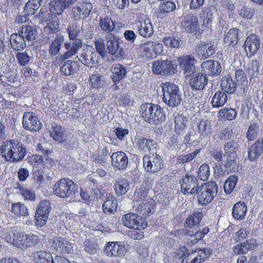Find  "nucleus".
Masks as SVG:
<instances>
[{"label": "nucleus", "mask_w": 263, "mask_h": 263, "mask_svg": "<svg viewBox=\"0 0 263 263\" xmlns=\"http://www.w3.org/2000/svg\"><path fill=\"white\" fill-rule=\"evenodd\" d=\"M26 148L21 142L15 143L14 140L6 141L0 146V153L6 160L17 162L22 160L26 154Z\"/></svg>", "instance_id": "f257e3e1"}, {"label": "nucleus", "mask_w": 263, "mask_h": 263, "mask_svg": "<svg viewBox=\"0 0 263 263\" xmlns=\"http://www.w3.org/2000/svg\"><path fill=\"white\" fill-rule=\"evenodd\" d=\"M218 191V185L216 182L215 181H210L199 186L195 194L198 203L205 206L211 202L216 197Z\"/></svg>", "instance_id": "f03ea898"}, {"label": "nucleus", "mask_w": 263, "mask_h": 263, "mask_svg": "<svg viewBox=\"0 0 263 263\" xmlns=\"http://www.w3.org/2000/svg\"><path fill=\"white\" fill-rule=\"evenodd\" d=\"M73 3V0H51L49 3V10L52 13V19H55V20L49 21L47 29H49L52 32H54L59 28L60 24L56 15H61L64 10L67 9Z\"/></svg>", "instance_id": "7ed1b4c3"}, {"label": "nucleus", "mask_w": 263, "mask_h": 263, "mask_svg": "<svg viewBox=\"0 0 263 263\" xmlns=\"http://www.w3.org/2000/svg\"><path fill=\"white\" fill-rule=\"evenodd\" d=\"M55 195L60 198L74 199L79 195L78 188L74 182L68 179L62 178L53 187Z\"/></svg>", "instance_id": "20e7f679"}, {"label": "nucleus", "mask_w": 263, "mask_h": 263, "mask_svg": "<svg viewBox=\"0 0 263 263\" xmlns=\"http://www.w3.org/2000/svg\"><path fill=\"white\" fill-rule=\"evenodd\" d=\"M161 87L163 101L170 107H177L181 101V95L178 87L170 82L162 83Z\"/></svg>", "instance_id": "39448f33"}, {"label": "nucleus", "mask_w": 263, "mask_h": 263, "mask_svg": "<svg viewBox=\"0 0 263 263\" xmlns=\"http://www.w3.org/2000/svg\"><path fill=\"white\" fill-rule=\"evenodd\" d=\"M137 51L140 57L147 60H151L163 53V46L161 43L147 41L141 44L137 49Z\"/></svg>", "instance_id": "423d86ee"}, {"label": "nucleus", "mask_w": 263, "mask_h": 263, "mask_svg": "<svg viewBox=\"0 0 263 263\" xmlns=\"http://www.w3.org/2000/svg\"><path fill=\"white\" fill-rule=\"evenodd\" d=\"M152 72L156 75L163 77L170 76L174 74L177 71V65L172 61L156 60L152 63Z\"/></svg>", "instance_id": "0eeeda50"}, {"label": "nucleus", "mask_w": 263, "mask_h": 263, "mask_svg": "<svg viewBox=\"0 0 263 263\" xmlns=\"http://www.w3.org/2000/svg\"><path fill=\"white\" fill-rule=\"evenodd\" d=\"M211 250L206 248L196 249L186 255L182 259V263H203L211 256Z\"/></svg>", "instance_id": "6e6552de"}, {"label": "nucleus", "mask_w": 263, "mask_h": 263, "mask_svg": "<svg viewBox=\"0 0 263 263\" xmlns=\"http://www.w3.org/2000/svg\"><path fill=\"white\" fill-rule=\"evenodd\" d=\"M181 192L185 195H194L199 186L196 177L186 174L180 181Z\"/></svg>", "instance_id": "1a4fd4ad"}, {"label": "nucleus", "mask_w": 263, "mask_h": 263, "mask_svg": "<svg viewBox=\"0 0 263 263\" xmlns=\"http://www.w3.org/2000/svg\"><path fill=\"white\" fill-rule=\"evenodd\" d=\"M223 149V162H226V164H235L237 152L239 149L238 143L234 140H230L224 144Z\"/></svg>", "instance_id": "9d476101"}, {"label": "nucleus", "mask_w": 263, "mask_h": 263, "mask_svg": "<svg viewBox=\"0 0 263 263\" xmlns=\"http://www.w3.org/2000/svg\"><path fill=\"white\" fill-rule=\"evenodd\" d=\"M50 209L49 201L42 200L40 201L34 216L35 223L37 225L42 227L46 223Z\"/></svg>", "instance_id": "9b49d317"}, {"label": "nucleus", "mask_w": 263, "mask_h": 263, "mask_svg": "<svg viewBox=\"0 0 263 263\" xmlns=\"http://www.w3.org/2000/svg\"><path fill=\"white\" fill-rule=\"evenodd\" d=\"M181 26L186 33H196L199 27L197 16L191 13L185 15L182 18Z\"/></svg>", "instance_id": "f8f14e48"}, {"label": "nucleus", "mask_w": 263, "mask_h": 263, "mask_svg": "<svg viewBox=\"0 0 263 263\" xmlns=\"http://www.w3.org/2000/svg\"><path fill=\"white\" fill-rule=\"evenodd\" d=\"M83 46L82 40H69L64 44V47L67 50L59 58V62H63L74 55Z\"/></svg>", "instance_id": "ddd939ff"}, {"label": "nucleus", "mask_w": 263, "mask_h": 263, "mask_svg": "<svg viewBox=\"0 0 263 263\" xmlns=\"http://www.w3.org/2000/svg\"><path fill=\"white\" fill-rule=\"evenodd\" d=\"M23 126L26 129L37 132L41 129L42 124L38 118L32 112H26L23 117Z\"/></svg>", "instance_id": "4468645a"}, {"label": "nucleus", "mask_w": 263, "mask_h": 263, "mask_svg": "<svg viewBox=\"0 0 263 263\" xmlns=\"http://www.w3.org/2000/svg\"><path fill=\"white\" fill-rule=\"evenodd\" d=\"M92 6L89 3H79L72 8V15L74 20L84 19L90 13Z\"/></svg>", "instance_id": "2eb2a0df"}, {"label": "nucleus", "mask_w": 263, "mask_h": 263, "mask_svg": "<svg viewBox=\"0 0 263 263\" xmlns=\"http://www.w3.org/2000/svg\"><path fill=\"white\" fill-rule=\"evenodd\" d=\"M65 133L64 127L56 123L52 124L51 129L50 130V136L54 140L59 141L61 144H64V146L68 148V146H71V145L66 142V135Z\"/></svg>", "instance_id": "dca6fc26"}, {"label": "nucleus", "mask_w": 263, "mask_h": 263, "mask_svg": "<svg viewBox=\"0 0 263 263\" xmlns=\"http://www.w3.org/2000/svg\"><path fill=\"white\" fill-rule=\"evenodd\" d=\"M202 212L194 211L186 218L184 221L183 231L185 234L190 230H193L199 228L202 218Z\"/></svg>", "instance_id": "f3484780"}, {"label": "nucleus", "mask_w": 263, "mask_h": 263, "mask_svg": "<svg viewBox=\"0 0 263 263\" xmlns=\"http://www.w3.org/2000/svg\"><path fill=\"white\" fill-rule=\"evenodd\" d=\"M96 53L87 48L83 49L76 58L85 66L92 67L95 64Z\"/></svg>", "instance_id": "a211bd4d"}, {"label": "nucleus", "mask_w": 263, "mask_h": 263, "mask_svg": "<svg viewBox=\"0 0 263 263\" xmlns=\"http://www.w3.org/2000/svg\"><path fill=\"white\" fill-rule=\"evenodd\" d=\"M206 75L200 72L193 74L189 80V85L193 90H203L208 83Z\"/></svg>", "instance_id": "6ab92c4d"}, {"label": "nucleus", "mask_w": 263, "mask_h": 263, "mask_svg": "<svg viewBox=\"0 0 263 263\" xmlns=\"http://www.w3.org/2000/svg\"><path fill=\"white\" fill-rule=\"evenodd\" d=\"M156 205L154 199H147L141 202L136 208V211L137 214L146 217L155 212Z\"/></svg>", "instance_id": "aec40b11"}, {"label": "nucleus", "mask_w": 263, "mask_h": 263, "mask_svg": "<svg viewBox=\"0 0 263 263\" xmlns=\"http://www.w3.org/2000/svg\"><path fill=\"white\" fill-rule=\"evenodd\" d=\"M106 55L107 53L116 58H121L124 54L123 50L120 48L119 42L113 36H110L106 44Z\"/></svg>", "instance_id": "412c9836"}, {"label": "nucleus", "mask_w": 263, "mask_h": 263, "mask_svg": "<svg viewBox=\"0 0 263 263\" xmlns=\"http://www.w3.org/2000/svg\"><path fill=\"white\" fill-rule=\"evenodd\" d=\"M260 44V40L256 35L251 34L247 37L243 45L248 56L252 57L257 52Z\"/></svg>", "instance_id": "4be33fe9"}, {"label": "nucleus", "mask_w": 263, "mask_h": 263, "mask_svg": "<svg viewBox=\"0 0 263 263\" xmlns=\"http://www.w3.org/2000/svg\"><path fill=\"white\" fill-rule=\"evenodd\" d=\"M202 71L204 74L209 76H218L221 71L220 64L214 60H208L201 64Z\"/></svg>", "instance_id": "5701e85b"}, {"label": "nucleus", "mask_w": 263, "mask_h": 263, "mask_svg": "<svg viewBox=\"0 0 263 263\" xmlns=\"http://www.w3.org/2000/svg\"><path fill=\"white\" fill-rule=\"evenodd\" d=\"M105 251L109 257L122 256L124 254L125 247L118 242H108L106 245Z\"/></svg>", "instance_id": "b1692460"}, {"label": "nucleus", "mask_w": 263, "mask_h": 263, "mask_svg": "<svg viewBox=\"0 0 263 263\" xmlns=\"http://www.w3.org/2000/svg\"><path fill=\"white\" fill-rule=\"evenodd\" d=\"M52 245L57 251L61 253H70L73 251L71 244L63 237H55Z\"/></svg>", "instance_id": "393cba45"}, {"label": "nucleus", "mask_w": 263, "mask_h": 263, "mask_svg": "<svg viewBox=\"0 0 263 263\" xmlns=\"http://www.w3.org/2000/svg\"><path fill=\"white\" fill-rule=\"evenodd\" d=\"M179 65L183 69L186 76H190L195 70V58L190 55L182 56L178 59Z\"/></svg>", "instance_id": "a878e982"}, {"label": "nucleus", "mask_w": 263, "mask_h": 263, "mask_svg": "<svg viewBox=\"0 0 263 263\" xmlns=\"http://www.w3.org/2000/svg\"><path fill=\"white\" fill-rule=\"evenodd\" d=\"M138 32L140 35L145 37H151L154 33V28L149 19L138 21L137 23Z\"/></svg>", "instance_id": "bb28decb"}, {"label": "nucleus", "mask_w": 263, "mask_h": 263, "mask_svg": "<svg viewBox=\"0 0 263 263\" xmlns=\"http://www.w3.org/2000/svg\"><path fill=\"white\" fill-rule=\"evenodd\" d=\"M156 104L153 103H145L142 104L140 107V117L144 120L146 122H150L153 121H156L155 118L152 115L153 111H154Z\"/></svg>", "instance_id": "cd10ccee"}, {"label": "nucleus", "mask_w": 263, "mask_h": 263, "mask_svg": "<svg viewBox=\"0 0 263 263\" xmlns=\"http://www.w3.org/2000/svg\"><path fill=\"white\" fill-rule=\"evenodd\" d=\"M174 131L175 133L179 135L185 132L186 129L188 119L182 114H174Z\"/></svg>", "instance_id": "c85d7f7f"}, {"label": "nucleus", "mask_w": 263, "mask_h": 263, "mask_svg": "<svg viewBox=\"0 0 263 263\" xmlns=\"http://www.w3.org/2000/svg\"><path fill=\"white\" fill-rule=\"evenodd\" d=\"M220 88L227 93H234L236 90L237 83L230 75H226L221 80Z\"/></svg>", "instance_id": "c756f323"}, {"label": "nucleus", "mask_w": 263, "mask_h": 263, "mask_svg": "<svg viewBox=\"0 0 263 263\" xmlns=\"http://www.w3.org/2000/svg\"><path fill=\"white\" fill-rule=\"evenodd\" d=\"M259 138L248 148V158L251 161H253L259 158L263 152V142Z\"/></svg>", "instance_id": "7c9ffc66"}, {"label": "nucleus", "mask_w": 263, "mask_h": 263, "mask_svg": "<svg viewBox=\"0 0 263 263\" xmlns=\"http://www.w3.org/2000/svg\"><path fill=\"white\" fill-rule=\"evenodd\" d=\"M18 33L28 42L35 40L38 35V30L35 26L23 25Z\"/></svg>", "instance_id": "2f4dec72"}, {"label": "nucleus", "mask_w": 263, "mask_h": 263, "mask_svg": "<svg viewBox=\"0 0 263 263\" xmlns=\"http://www.w3.org/2000/svg\"><path fill=\"white\" fill-rule=\"evenodd\" d=\"M216 48L211 44L201 42L197 49L198 54L203 59H205L213 55Z\"/></svg>", "instance_id": "473e14b6"}, {"label": "nucleus", "mask_w": 263, "mask_h": 263, "mask_svg": "<svg viewBox=\"0 0 263 263\" xmlns=\"http://www.w3.org/2000/svg\"><path fill=\"white\" fill-rule=\"evenodd\" d=\"M10 41L11 48L16 51L23 50L27 45L25 39L19 33H12Z\"/></svg>", "instance_id": "72a5a7b5"}, {"label": "nucleus", "mask_w": 263, "mask_h": 263, "mask_svg": "<svg viewBox=\"0 0 263 263\" xmlns=\"http://www.w3.org/2000/svg\"><path fill=\"white\" fill-rule=\"evenodd\" d=\"M138 148L144 152L155 151L157 146V143L153 139L141 138L136 143Z\"/></svg>", "instance_id": "f704fd0d"}, {"label": "nucleus", "mask_w": 263, "mask_h": 263, "mask_svg": "<svg viewBox=\"0 0 263 263\" xmlns=\"http://www.w3.org/2000/svg\"><path fill=\"white\" fill-rule=\"evenodd\" d=\"M227 101L228 96L227 93L222 90H218L214 93L211 104L213 108H219L223 106Z\"/></svg>", "instance_id": "c9c22d12"}, {"label": "nucleus", "mask_w": 263, "mask_h": 263, "mask_svg": "<svg viewBox=\"0 0 263 263\" xmlns=\"http://www.w3.org/2000/svg\"><path fill=\"white\" fill-rule=\"evenodd\" d=\"M247 211V205L246 203L238 201L233 205L232 216L235 219L241 220L245 217Z\"/></svg>", "instance_id": "e433bc0d"}, {"label": "nucleus", "mask_w": 263, "mask_h": 263, "mask_svg": "<svg viewBox=\"0 0 263 263\" xmlns=\"http://www.w3.org/2000/svg\"><path fill=\"white\" fill-rule=\"evenodd\" d=\"M78 66L76 61L68 60L61 67L60 72L66 76L72 75L78 70Z\"/></svg>", "instance_id": "4c0bfd02"}, {"label": "nucleus", "mask_w": 263, "mask_h": 263, "mask_svg": "<svg viewBox=\"0 0 263 263\" xmlns=\"http://www.w3.org/2000/svg\"><path fill=\"white\" fill-rule=\"evenodd\" d=\"M239 39V30L236 28L230 29L224 35L223 42L228 46H235Z\"/></svg>", "instance_id": "58836bf2"}, {"label": "nucleus", "mask_w": 263, "mask_h": 263, "mask_svg": "<svg viewBox=\"0 0 263 263\" xmlns=\"http://www.w3.org/2000/svg\"><path fill=\"white\" fill-rule=\"evenodd\" d=\"M198 130L201 139L209 136L213 132L212 126L208 120H201L198 123Z\"/></svg>", "instance_id": "ea45409f"}, {"label": "nucleus", "mask_w": 263, "mask_h": 263, "mask_svg": "<svg viewBox=\"0 0 263 263\" xmlns=\"http://www.w3.org/2000/svg\"><path fill=\"white\" fill-rule=\"evenodd\" d=\"M13 244L22 250L27 249V236L23 232H16L14 233Z\"/></svg>", "instance_id": "a19ab883"}, {"label": "nucleus", "mask_w": 263, "mask_h": 263, "mask_svg": "<svg viewBox=\"0 0 263 263\" xmlns=\"http://www.w3.org/2000/svg\"><path fill=\"white\" fill-rule=\"evenodd\" d=\"M64 42L63 36H57L54 39L49 47L48 53L51 57H57Z\"/></svg>", "instance_id": "79ce46f5"}, {"label": "nucleus", "mask_w": 263, "mask_h": 263, "mask_svg": "<svg viewBox=\"0 0 263 263\" xmlns=\"http://www.w3.org/2000/svg\"><path fill=\"white\" fill-rule=\"evenodd\" d=\"M133 230H143L147 227L146 217L137 213H133Z\"/></svg>", "instance_id": "37998d69"}, {"label": "nucleus", "mask_w": 263, "mask_h": 263, "mask_svg": "<svg viewBox=\"0 0 263 263\" xmlns=\"http://www.w3.org/2000/svg\"><path fill=\"white\" fill-rule=\"evenodd\" d=\"M42 0H29L25 4L24 12L26 15L34 14L41 5Z\"/></svg>", "instance_id": "c03bdc74"}, {"label": "nucleus", "mask_w": 263, "mask_h": 263, "mask_svg": "<svg viewBox=\"0 0 263 263\" xmlns=\"http://www.w3.org/2000/svg\"><path fill=\"white\" fill-rule=\"evenodd\" d=\"M117 199L114 197H111L104 202L102 209L104 213L112 214L117 211Z\"/></svg>", "instance_id": "a18cd8bd"}, {"label": "nucleus", "mask_w": 263, "mask_h": 263, "mask_svg": "<svg viewBox=\"0 0 263 263\" xmlns=\"http://www.w3.org/2000/svg\"><path fill=\"white\" fill-rule=\"evenodd\" d=\"M11 211L17 216L27 217L29 215V212L26 206L21 202H17L12 204Z\"/></svg>", "instance_id": "49530a36"}, {"label": "nucleus", "mask_w": 263, "mask_h": 263, "mask_svg": "<svg viewBox=\"0 0 263 263\" xmlns=\"http://www.w3.org/2000/svg\"><path fill=\"white\" fill-rule=\"evenodd\" d=\"M69 40H80L78 38L80 33V26L76 23H70L67 28Z\"/></svg>", "instance_id": "de8ad7c7"}, {"label": "nucleus", "mask_w": 263, "mask_h": 263, "mask_svg": "<svg viewBox=\"0 0 263 263\" xmlns=\"http://www.w3.org/2000/svg\"><path fill=\"white\" fill-rule=\"evenodd\" d=\"M238 182V178L235 175H231L226 180L223 185L224 191L227 195L230 194L234 190Z\"/></svg>", "instance_id": "09e8293b"}, {"label": "nucleus", "mask_w": 263, "mask_h": 263, "mask_svg": "<svg viewBox=\"0 0 263 263\" xmlns=\"http://www.w3.org/2000/svg\"><path fill=\"white\" fill-rule=\"evenodd\" d=\"M237 113L235 109L232 108H223L218 112V116L224 120L232 121L236 117Z\"/></svg>", "instance_id": "8fccbe9b"}, {"label": "nucleus", "mask_w": 263, "mask_h": 263, "mask_svg": "<svg viewBox=\"0 0 263 263\" xmlns=\"http://www.w3.org/2000/svg\"><path fill=\"white\" fill-rule=\"evenodd\" d=\"M126 71L122 65L118 64L112 69V75L111 76L112 81L116 83L125 77Z\"/></svg>", "instance_id": "3c124183"}, {"label": "nucleus", "mask_w": 263, "mask_h": 263, "mask_svg": "<svg viewBox=\"0 0 263 263\" xmlns=\"http://www.w3.org/2000/svg\"><path fill=\"white\" fill-rule=\"evenodd\" d=\"M155 108V111H153L152 113V115L154 117L156 116L155 120L156 121H153L152 122H148L149 124H159L164 122L165 119V116L163 112V110L160 107V106L157 104H156Z\"/></svg>", "instance_id": "603ef678"}, {"label": "nucleus", "mask_w": 263, "mask_h": 263, "mask_svg": "<svg viewBox=\"0 0 263 263\" xmlns=\"http://www.w3.org/2000/svg\"><path fill=\"white\" fill-rule=\"evenodd\" d=\"M34 260L36 263H52L53 259L51 254L41 251L36 253Z\"/></svg>", "instance_id": "864d4df0"}, {"label": "nucleus", "mask_w": 263, "mask_h": 263, "mask_svg": "<svg viewBox=\"0 0 263 263\" xmlns=\"http://www.w3.org/2000/svg\"><path fill=\"white\" fill-rule=\"evenodd\" d=\"M101 28L107 33H110L115 29V25L113 21L108 17L101 16L99 20Z\"/></svg>", "instance_id": "5fc2aeb1"}, {"label": "nucleus", "mask_w": 263, "mask_h": 263, "mask_svg": "<svg viewBox=\"0 0 263 263\" xmlns=\"http://www.w3.org/2000/svg\"><path fill=\"white\" fill-rule=\"evenodd\" d=\"M176 8L175 4L171 1L163 2L160 4L158 15L162 17L161 14L168 13L173 12Z\"/></svg>", "instance_id": "6e6d98bb"}, {"label": "nucleus", "mask_w": 263, "mask_h": 263, "mask_svg": "<svg viewBox=\"0 0 263 263\" xmlns=\"http://www.w3.org/2000/svg\"><path fill=\"white\" fill-rule=\"evenodd\" d=\"M111 164H127L128 159L125 154L122 152L114 153L111 157Z\"/></svg>", "instance_id": "4d7b16f0"}, {"label": "nucleus", "mask_w": 263, "mask_h": 263, "mask_svg": "<svg viewBox=\"0 0 263 263\" xmlns=\"http://www.w3.org/2000/svg\"><path fill=\"white\" fill-rule=\"evenodd\" d=\"M85 251L89 254H94L99 249V245L93 239H86L84 242Z\"/></svg>", "instance_id": "13d9d810"}, {"label": "nucleus", "mask_w": 263, "mask_h": 263, "mask_svg": "<svg viewBox=\"0 0 263 263\" xmlns=\"http://www.w3.org/2000/svg\"><path fill=\"white\" fill-rule=\"evenodd\" d=\"M17 188L19 190V193L23 196L25 200L30 201H34L35 200L36 195L34 191L29 190L19 184H18Z\"/></svg>", "instance_id": "bf43d9fd"}, {"label": "nucleus", "mask_w": 263, "mask_h": 263, "mask_svg": "<svg viewBox=\"0 0 263 263\" xmlns=\"http://www.w3.org/2000/svg\"><path fill=\"white\" fill-rule=\"evenodd\" d=\"M129 187V183L124 179L118 181L115 184V190L118 196L125 194Z\"/></svg>", "instance_id": "052dcab7"}, {"label": "nucleus", "mask_w": 263, "mask_h": 263, "mask_svg": "<svg viewBox=\"0 0 263 263\" xmlns=\"http://www.w3.org/2000/svg\"><path fill=\"white\" fill-rule=\"evenodd\" d=\"M201 148L196 149L193 153L186 155H180L177 159L178 163H185L190 162L195 159L200 152Z\"/></svg>", "instance_id": "680f3d73"}, {"label": "nucleus", "mask_w": 263, "mask_h": 263, "mask_svg": "<svg viewBox=\"0 0 263 263\" xmlns=\"http://www.w3.org/2000/svg\"><path fill=\"white\" fill-rule=\"evenodd\" d=\"M90 82L91 86L95 88L101 87L104 84V77L98 72H95L90 77Z\"/></svg>", "instance_id": "e2e57ef3"}, {"label": "nucleus", "mask_w": 263, "mask_h": 263, "mask_svg": "<svg viewBox=\"0 0 263 263\" xmlns=\"http://www.w3.org/2000/svg\"><path fill=\"white\" fill-rule=\"evenodd\" d=\"M259 130V126L257 123L251 124L248 129L246 136L249 141L254 140L258 136Z\"/></svg>", "instance_id": "0e129e2a"}, {"label": "nucleus", "mask_w": 263, "mask_h": 263, "mask_svg": "<svg viewBox=\"0 0 263 263\" xmlns=\"http://www.w3.org/2000/svg\"><path fill=\"white\" fill-rule=\"evenodd\" d=\"M181 41L174 36H167L163 38L162 42L167 47L171 48H178Z\"/></svg>", "instance_id": "69168bd1"}, {"label": "nucleus", "mask_w": 263, "mask_h": 263, "mask_svg": "<svg viewBox=\"0 0 263 263\" xmlns=\"http://www.w3.org/2000/svg\"><path fill=\"white\" fill-rule=\"evenodd\" d=\"M201 18L202 21L203 27L209 28L213 21V13L210 10H204L202 11Z\"/></svg>", "instance_id": "338daca9"}, {"label": "nucleus", "mask_w": 263, "mask_h": 263, "mask_svg": "<svg viewBox=\"0 0 263 263\" xmlns=\"http://www.w3.org/2000/svg\"><path fill=\"white\" fill-rule=\"evenodd\" d=\"M95 46L96 51L102 58L106 57V46L103 39H97L95 41Z\"/></svg>", "instance_id": "774afa93"}]
</instances>
